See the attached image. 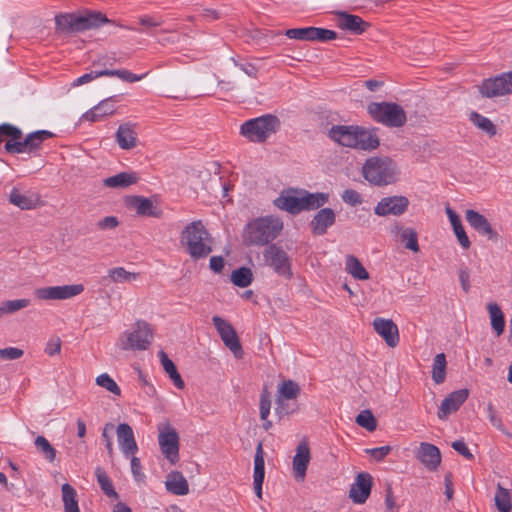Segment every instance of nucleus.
Returning <instances> with one entry per match:
<instances>
[{"label":"nucleus","instance_id":"nucleus-1","mask_svg":"<svg viewBox=\"0 0 512 512\" xmlns=\"http://www.w3.org/2000/svg\"><path fill=\"white\" fill-rule=\"evenodd\" d=\"M109 22L106 15L99 11L83 10L57 14L55 29L61 34H76L99 28Z\"/></svg>","mask_w":512,"mask_h":512},{"label":"nucleus","instance_id":"nucleus-2","mask_svg":"<svg viewBox=\"0 0 512 512\" xmlns=\"http://www.w3.org/2000/svg\"><path fill=\"white\" fill-rule=\"evenodd\" d=\"M180 243L193 261L205 259L213 251L214 239L201 220H195L184 227Z\"/></svg>","mask_w":512,"mask_h":512},{"label":"nucleus","instance_id":"nucleus-3","mask_svg":"<svg viewBox=\"0 0 512 512\" xmlns=\"http://www.w3.org/2000/svg\"><path fill=\"white\" fill-rule=\"evenodd\" d=\"M283 229L279 217L267 215L248 222L243 230V241L249 246H264L275 240Z\"/></svg>","mask_w":512,"mask_h":512},{"label":"nucleus","instance_id":"nucleus-4","mask_svg":"<svg viewBox=\"0 0 512 512\" xmlns=\"http://www.w3.org/2000/svg\"><path fill=\"white\" fill-rule=\"evenodd\" d=\"M362 174L369 183L381 187L396 183L400 169L388 156H372L365 161Z\"/></svg>","mask_w":512,"mask_h":512},{"label":"nucleus","instance_id":"nucleus-5","mask_svg":"<svg viewBox=\"0 0 512 512\" xmlns=\"http://www.w3.org/2000/svg\"><path fill=\"white\" fill-rule=\"evenodd\" d=\"M367 112L375 122L389 128H401L407 122L405 110L395 102H371Z\"/></svg>","mask_w":512,"mask_h":512},{"label":"nucleus","instance_id":"nucleus-6","mask_svg":"<svg viewBox=\"0 0 512 512\" xmlns=\"http://www.w3.org/2000/svg\"><path fill=\"white\" fill-rule=\"evenodd\" d=\"M280 127L279 119L271 114H266L250 119L241 125L240 133L251 142H264Z\"/></svg>","mask_w":512,"mask_h":512},{"label":"nucleus","instance_id":"nucleus-7","mask_svg":"<svg viewBox=\"0 0 512 512\" xmlns=\"http://www.w3.org/2000/svg\"><path fill=\"white\" fill-rule=\"evenodd\" d=\"M153 339L151 325L144 320H137L131 330L125 331L118 340L119 348L124 351L147 350Z\"/></svg>","mask_w":512,"mask_h":512},{"label":"nucleus","instance_id":"nucleus-8","mask_svg":"<svg viewBox=\"0 0 512 512\" xmlns=\"http://www.w3.org/2000/svg\"><path fill=\"white\" fill-rule=\"evenodd\" d=\"M482 98H498L512 94V71L486 78L476 86Z\"/></svg>","mask_w":512,"mask_h":512},{"label":"nucleus","instance_id":"nucleus-9","mask_svg":"<svg viewBox=\"0 0 512 512\" xmlns=\"http://www.w3.org/2000/svg\"><path fill=\"white\" fill-rule=\"evenodd\" d=\"M158 444L162 454L172 464L179 461V435L168 422L158 425Z\"/></svg>","mask_w":512,"mask_h":512},{"label":"nucleus","instance_id":"nucleus-10","mask_svg":"<svg viewBox=\"0 0 512 512\" xmlns=\"http://www.w3.org/2000/svg\"><path fill=\"white\" fill-rule=\"evenodd\" d=\"M263 260L266 266L270 267L276 274L290 279L293 275L291 262L288 254L282 247L270 244L263 251Z\"/></svg>","mask_w":512,"mask_h":512},{"label":"nucleus","instance_id":"nucleus-11","mask_svg":"<svg viewBox=\"0 0 512 512\" xmlns=\"http://www.w3.org/2000/svg\"><path fill=\"white\" fill-rule=\"evenodd\" d=\"M53 137V133L48 130H37L26 135L19 142L9 143L6 146V152L10 154H21L35 152L41 148L43 142Z\"/></svg>","mask_w":512,"mask_h":512},{"label":"nucleus","instance_id":"nucleus-12","mask_svg":"<svg viewBox=\"0 0 512 512\" xmlns=\"http://www.w3.org/2000/svg\"><path fill=\"white\" fill-rule=\"evenodd\" d=\"M212 322L225 346L229 348L236 358H242L243 349L233 326L220 316H214Z\"/></svg>","mask_w":512,"mask_h":512},{"label":"nucleus","instance_id":"nucleus-13","mask_svg":"<svg viewBox=\"0 0 512 512\" xmlns=\"http://www.w3.org/2000/svg\"><path fill=\"white\" fill-rule=\"evenodd\" d=\"M84 291L82 284L42 287L35 290V297L40 300H65Z\"/></svg>","mask_w":512,"mask_h":512},{"label":"nucleus","instance_id":"nucleus-14","mask_svg":"<svg viewBox=\"0 0 512 512\" xmlns=\"http://www.w3.org/2000/svg\"><path fill=\"white\" fill-rule=\"evenodd\" d=\"M285 35L290 39L319 42H327L337 38L335 31L318 27L292 28L286 30Z\"/></svg>","mask_w":512,"mask_h":512},{"label":"nucleus","instance_id":"nucleus-15","mask_svg":"<svg viewBox=\"0 0 512 512\" xmlns=\"http://www.w3.org/2000/svg\"><path fill=\"white\" fill-rule=\"evenodd\" d=\"M379 128L354 126V149L374 151L380 146Z\"/></svg>","mask_w":512,"mask_h":512},{"label":"nucleus","instance_id":"nucleus-16","mask_svg":"<svg viewBox=\"0 0 512 512\" xmlns=\"http://www.w3.org/2000/svg\"><path fill=\"white\" fill-rule=\"evenodd\" d=\"M409 206V200L405 196H390L382 198L374 209L378 216L402 215Z\"/></svg>","mask_w":512,"mask_h":512},{"label":"nucleus","instance_id":"nucleus-17","mask_svg":"<svg viewBox=\"0 0 512 512\" xmlns=\"http://www.w3.org/2000/svg\"><path fill=\"white\" fill-rule=\"evenodd\" d=\"M465 218L468 224L481 236L487 237V239L494 242L498 241L499 235L492 228L487 218L480 214L478 211L473 209H467L465 212Z\"/></svg>","mask_w":512,"mask_h":512},{"label":"nucleus","instance_id":"nucleus-18","mask_svg":"<svg viewBox=\"0 0 512 512\" xmlns=\"http://www.w3.org/2000/svg\"><path fill=\"white\" fill-rule=\"evenodd\" d=\"M116 436L119 448L125 457H130L138 451L134 432L127 423H120L116 428Z\"/></svg>","mask_w":512,"mask_h":512},{"label":"nucleus","instance_id":"nucleus-19","mask_svg":"<svg viewBox=\"0 0 512 512\" xmlns=\"http://www.w3.org/2000/svg\"><path fill=\"white\" fill-rule=\"evenodd\" d=\"M373 328L380 335L387 346L396 347L399 343V330L391 319L377 317L373 321Z\"/></svg>","mask_w":512,"mask_h":512},{"label":"nucleus","instance_id":"nucleus-20","mask_svg":"<svg viewBox=\"0 0 512 512\" xmlns=\"http://www.w3.org/2000/svg\"><path fill=\"white\" fill-rule=\"evenodd\" d=\"M9 202L21 210H32L39 205L40 197L30 190L13 187L9 193Z\"/></svg>","mask_w":512,"mask_h":512},{"label":"nucleus","instance_id":"nucleus-21","mask_svg":"<svg viewBox=\"0 0 512 512\" xmlns=\"http://www.w3.org/2000/svg\"><path fill=\"white\" fill-rule=\"evenodd\" d=\"M469 396L468 389H460L450 393L441 403L437 416L441 420L447 419V417L456 412L460 406L467 400Z\"/></svg>","mask_w":512,"mask_h":512},{"label":"nucleus","instance_id":"nucleus-22","mask_svg":"<svg viewBox=\"0 0 512 512\" xmlns=\"http://www.w3.org/2000/svg\"><path fill=\"white\" fill-rule=\"evenodd\" d=\"M311 459L308 443L303 440L296 448V454L293 457L292 465L296 481L302 482L305 479L307 467Z\"/></svg>","mask_w":512,"mask_h":512},{"label":"nucleus","instance_id":"nucleus-23","mask_svg":"<svg viewBox=\"0 0 512 512\" xmlns=\"http://www.w3.org/2000/svg\"><path fill=\"white\" fill-rule=\"evenodd\" d=\"M118 101V96L108 97L100 101L97 105L86 111L81 119L89 122L100 121L103 118L113 115L116 111L114 103Z\"/></svg>","mask_w":512,"mask_h":512},{"label":"nucleus","instance_id":"nucleus-24","mask_svg":"<svg viewBox=\"0 0 512 512\" xmlns=\"http://www.w3.org/2000/svg\"><path fill=\"white\" fill-rule=\"evenodd\" d=\"M301 196V190H288L274 200V205L291 214H298L302 212Z\"/></svg>","mask_w":512,"mask_h":512},{"label":"nucleus","instance_id":"nucleus-25","mask_svg":"<svg viewBox=\"0 0 512 512\" xmlns=\"http://www.w3.org/2000/svg\"><path fill=\"white\" fill-rule=\"evenodd\" d=\"M417 459L430 471H435L441 464L440 450L433 444L420 443Z\"/></svg>","mask_w":512,"mask_h":512},{"label":"nucleus","instance_id":"nucleus-26","mask_svg":"<svg viewBox=\"0 0 512 512\" xmlns=\"http://www.w3.org/2000/svg\"><path fill=\"white\" fill-rule=\"evenodd\" d=\"M373 477L368 472H360L354 482V503L364 504L371 494Z\"/></svg>","mask_w":512,"mask_h":512},{"label":"nucleus","instance_id":"nucleus-27","mask_svg":"<svg viewBox=\"0 0 512 512\" xmlns=\"http://www.w3.org/2000/svg\"><path fill=\"white\" fill-rule=\"evenodd\" d=\"M265 476V460L262 442L256 446L254 456V489L258 498L262 497V484Z\"/></svg>","mask_w":512,"mask_h":512},{"label":"nucleus","instance_id":"nucleus-28","mask_svg":"<svg viewBox=\"0 0 512 512\" xmlns=\"http://www.w3.org/2000/svg\"><path fill=\"white\" fill-rule=\"evenodd\" d=\"M335 222V213L330 208H322L311 221V230L314 235H323Z\"/></svg>","mask_w":512,"mask_h":512},{"label":"nucleus","instance_id":"nucleus-29","mask_svg":"<svg viewBox=\"0 0 512 512\" xmlns=\"http://www.w3.org/2000/svg\"><path fill=\"white\" fill-rule=\"evenodd\" d=\"M115 137L119 147L123 150H131L137 145L135 125L131 123L120 124Z\"/></svg>","mask_w":512,"mask_h":512},{"label":"nucleus","instance_id":"nucleus-30","mask_svg":"<svg viewBox=\"0 0 512 512\" xmlns=\"http://www.w3.org/2000/svg\"><path fill=\"white\" fill-rule=\"evenodd\" d=\"M126 204L129 208L135 210L140 216H152L159 217V212L153 205V202L142 196H130L126 200Z\"/></svg>","mask_w":512,"mask_h":512},{"label":"nucleus","instance_id":"nucleus-31","mask_svg":"<svg viewBox=\"0 0 512 512\" xmlns=\"http://www.w3.org/2000/svg\"><path fill=\"white\" fill-rule=\"evenodd\" d=\"M165 486L167 491L177 496H184L189 493L188 482L179 471H172L167 475Z\"/></svg>","mask_w":512,"mask_h":512},{"label":"nucleus","instance_id":"nucleus-32","mask_svg":"<svg viewBox=\"0 0 512 512\" xmlns=\"http://www.w3.org/2000/svg\"><path fill=\"white\" fill-rule=\"evenodd\" d=\"M327 135L333 142L341 146L352 147V126L332 125Z\"/></svg>","mask_w":512,"mask_h":512},{"label":"nucleus","instance_id":"nucleus-33","mask_svg":"<svg viewBox=\"0 0 512 512\" xmlns=\"http://www.w3.org/2000/svg\"><path fill=\"white\" fill-rule=\"evenodd\" d=\"M138 180L136 173L121 172L114 176L105 178L103 185L108 188L119 189L126 188L135 184Z\"/></svg>","mask_w":512,"mask_h":512},{"label":"nucleus","instance_id":"nucleus-34","mask_svg":"<svg viewBox=\"0 0 512 512\" xmlns=\"http://www.w3.org/2000/svg\"><path fill=\"white\" fill-rule=\"evenodd\" d=\"M395 231L398 233L400 241L404 243V247L415 253L419 252L418 234L415 229L404 227L402 225H395Z\"/></svg>","mask_w":512,"mask_h":512},{"label":"nucleus","instance_id":"nucleus-35","mask_svg":"<svg viewBox=\"0 0 512 512\" xmlns=\"http://www.w3.org/2000/svg\"><path fill=\"white\" fill-rule=\"evenodd\" d=\"M301 192L302 211L318 209L326 204L329 200V195L327 193H309L305 190H301Z\"/></svg>","mask_w":512,"mask_h":512},{"label":"nucleus","instance_id":"nucleus-36","mask_svg":"<svg viewBox=\"0 0 512 512\" xmlns=\"http://www.w3.org/2000/svg\"><path fill=\"white\" fill-rule=\"evenodd\" d=\"M301 393L299 384L293 380H283L278 384L276 398L284 400H296Z\"/></svg>","mask_w":512,"mask_h":512},{"label":"nucleus","instance_id":"nucleus-37","mask_svg":"<svg viewBox=\"0 0 512 512\" xmlns=\"http://www.w3.org/2000/svg\"><path fill=\"white\" fill-rule=\"evenodd\" d=\"M62 500L65 512H80L76 490L68 483L62 485Z\"/></svg>","mask_w":512,"mask_h":512},{"label":"nucleus","instance_id":"nucleus-38","mask_svg":"<svg viewBox=\"0 0 512 512\" xmlns=\"http://www.w3.org/2000/svg\"><path fill=\"white\" fill-rule=\"evenodd\" d=\"M487 310L490 315L492 328L495 330L498 336L501 335L505 328L504 314L501 311V308L497 303H489L487 305Z\"/></svg>","mask_w":512,"mask_h":512},{"label":"nucleus","instance_id":"nucleus-39","mask_svg":"<svg viewBox=\"0 0 512 512\" xmlns=\"http://www.w3.org/2000/svg\"><path fill=\"white\" fill-rule=\"evenodd\" d=\"M469 119L478 129L485 132L489 137H493L496 135V126L489 118L479 114L478 112L473 111L470 113Z\"/></svg>","mask_w":512,"mask_h":512},{"label":"nucleus","instance_id":"nucleus-40","mask_svg":"<svg viewBox=\"0 0 512 512\" xmlns=\"http://www.w3.org/2000/svg\"><path fill=\"white\" fill-rule=\"evenodd\" d=\"M495 506L499 512H510L512 509L511 494L508 489L502 487L499 483L497 485L495 497Z\"/></svg>","mask_w":512,"mask_h":512},{"label":"nucleus","instance_id":"nucleus-41","mask_svg":"<svg viewBox=\"0 0 512 512\" xmlns=\"http://www.w3.org/2000/svg\"><path fill=\"white\" fill-rule=\"evenodd\" d=\"M446 356L444 353H439L435 356L432 365V379L436 384H441L446 379Z\"/></svg>","mask_w":512,"mask_h":512},{"label":"nucleus","instance_id":"nucleus-42","mask_svg":"<svg viewBox=\"0 0 512 512\" xmlns=\"http://www.w3.org/2000/svg\"><path fill=\"white\" fill-rule=\"evenodd\" d=\"M22 131L9 123H3L0 125V143L7 139L5 147L10 143L19 142L22 139Z\"/></svg>","mask_w":512,"mask_h":512},{"label":"nucleus","instance_id":"nucleus-43","mask_svg":"<svg viewBox=\"0 0 512 512\" xmlns=\"http://www.w3.org/2000/svg\"><path fill=\"white\" fill-rule=\"evenodd\" d=\"M231 282L238 287L245 288L253 280V274L250 268L240 267L231 273Z\"/></svg>","mask_w":512,"mask_h":512},{"label":"nucleus","instance_id":"nucleus-44","mask_svg":"<svg viewBox=\"0 0 512 512\" xmlns=\"http://www.w3.org/2000/svg\"><path fill=\"white\" fill-rule=\"evenodd\" d=\"M108 277L114 283H131L138 278V274L126 271L123 267H116L108 271Z\"/></svg>","mask_w":512,"mask_h":512},{"label":"nucleus","instance_id":"nucleus-45","mask_svg":"<svg viewBox=\"0 0 512 512\" xmlns=\"http://www.w3.org/2000/svg\"><path fill=\"white\" fill-rule=\"evenodd\" d=\"M95 475L97 477V481L102 489V491L108 496V497H114L117 498L118 494L115 491L110 478L106 474V472L101 468L97 467L95 469Z\"/></svg>","mask_w":512,"mask_h":512},{"label":"nucleus","instance_id":"nucleus-46","mask_svg":"<svg viewBox=\"0 0 512 512\" xmlns=\"http://www.w3.org/2000/svg\"><path fill=\"white\" fill-rule=\"evenodd\" d=\"M354 421L368 432H373L377 428V420L369 409L361 411Z\"/></svg>","mask_w":512,"mask_h":512},{"label":"nucleus","instance_id":"nucleus-47","mask_svg":"<svg viewBox=\"0 0 512 512\" xmlns=\"http://www.w3.org/2000/svg\"><path fill=\"white\" fill-rule=\"evenodd\" d=\"M34 443L47 461L53 462L55 460L56 450L44 436H37Z\"/></svg>","mask_w":512,"mask_h":512},{"label":"nucleus","instance_id":"nucleus-48","mask_svg":"<svg viewBox=\"0 0 512 512\" xmlns=\"http://www.w3.org/2000/svg\"><path fill=\"white\" fill-rule=\"evenodd\" d=\"M96 384L116 396L121 395V389L109 374L103 373L96 377Z\"/></svg>","mask_w":512,"mask_h":512},{"label":"nucleus","instance_id":"nucleus-49","mask_svg":"<svg viewBox=\"0 0 512 512\" xmlns=\"http://www.w3.org/2000/svg\"><path fill=\"white\" fill-rule=\"evenodd\" d=\"M30 301L28 299H16V300H8L3 302L0 307V316L2 317L4 314H11L23 308H26L29 305Z\"/></svg>","mask_w":512,"mask_h":512},{"label":"nucleus","instance_id":"nucleus-50","mask_svg":"<svg viewBox=\"0 0 512 512\" xmlns=\"http://www.w3.org/2000/svg\"><path fill=\"white\" fill-rule=\"evenodd\" d=\"M275 404V414L279 419H282L283 417L293 414L297 411V407L293 403H290V400L275 398Z\"/></svg>","mask_w":512,"mask_h":512},{"label":"nucleus","instance_id":"nucleus-51","mask_svg":"<svg viewBox=\"0 0 512 512\" xmlns=\"http://www.w3.org/2000/svg\"><path fill=\"white\" fill-rule=\"evenodd\" d=\"M114 430V425L112 423H106L102 429V439L105 442V446L107 448L108 455L110 457L114 454L113 442L111 433Z\"/></svg>","mask_w":512,"mask_h":512},{"label":"nucleus","instance_id":"nucleus-52","mask_svg":"<svg viewBox=\"0 0 512 512\" xmlns=\"http://www.w3.org/2000/svg\"><path fill=\"white\" fill-rule=\"evenodd\" d=\"M487 413H488V418H489V421L490 423L496 428L498 429L499 431L507 434V435H510L503 423H502V420L500 417L497 416V411L495 410L494 406L491 404V403H488L487 405Z\"/></svg>","mask_w":512,"mask_h":512},{"label":"nucleus","instance_id":"nucleus-53","mask_svg":"<svg viewBox=\"0 0 512 512\" xmlns=\"http://www.w3.org/2000/svg\"><path fill=\"white\" fill-rule=\"evenodd\" d=\"M391 450V446L386 445L377 448H366L364 449V452L369 454L376 461H381L391 452Z\"/></svg>","mask_w":512,"mask_h":512},{"label":"nucleus","instance_id":"nucleus-54","mask_svg":"<svg viewBox=\"0 0 512 512\" xmlns=\"http://www.w3.org/2000/svg\"><path fill=\"white\" fill-rule=\"evenodd\" d=\"M24 351L16 347H7L0 349V359L16 360L23 356Z\"/></svg>","mask_w":512,"mask_h":512},{"label":"nucleus","instance_id":"nucleus-55","mask_svg":"<svg viewBox=\"0 0 512 512\" xmlns=\"http://www.w3.org/2000/svg\"><path fill=\"white\" fill-rule=\"evenodd\" d=\"M97 228L99 230H113L119 225V221L115 216H106L97 222Z\"/></svg>","mask_w":512,"mask_h":512},{"label":"nucleus","instance_id":"nucleus-56","mask_svg":"<svg viewBox=\"0 0 512 512\" xmlns=\"http://www.w3.org/2000/svg\"><path fill=\"white\" fill-rule=\"evenodd\" d=\"M453 231H454L460 245L462 246V248L468 249L471 246V242L464 230L463 225L462 224L455 225V227H453Z\"/></svg>","mask_w":512,"mask_h":512},{"label":"nucleus","instance_id":"nucleus-57","mask_svg":"<svg viewBox=\"0 0 512 512\" xmlns=\"http://www.w3.org/2000/svg\"><path fill=\"white\" fill-rule=\"evenodd\" d=\"M60 351H61V339L59 337H53V338L49 339L46 344V347H45V352L49 356H54V355L59 354Z\"/></svg>","mask_w":512,"mask_h":512},{"label":"nucleus","instance_id":"nucleus-58","mask_svg":"<svg viewBox=\"0 0 512 512\" xmlns=\"http://www.w3.org/2000/svg\"><path fill=\"white\" fill-rule=\"evenodd\" d=\"M452 448L457 451L460 455L468 460H472L474 458L473 454L468 449L466 443L463 440H456L452 443Z\"/></svg>","mask_w":512,"mask_h":512},{"label":"nucleus","instance_id":"nucleus-59","mask_svg":"<svg viewBox=\"0 0 512 512\" xmlns=\"http://www.w3.org/2000/svg\"><path fill=\"white\" fill-rule=\"evenodd\" d=\"M131 472L136 481L142 480L145 476L141 471V462L138 457L134 455L130 456Z\"/></svg>","mask_w":512,"mask_h":512},{"label":"nucleus","instance_id":"nucleus-60","mask_svg":"<svg viewBox=\"0 0 512 512\" xmlns=\"http://www.w3.org/2000/svg\"><path fill=\"white\" fill-rule=\"evenodd\" d=\"M370 277L368 271L362 265V263L354 257V279L368 280Z\"/></svg>","mask_w":512,"mask_h":512},{"label":"nucleus","instance_id":"nucleus-61","mask_svg":"<svg viewBox=\"0 0 512 512\" xmlns=\"http://www.w3.org/2000/svg\"><path fill=\"white\" fill-rule=\"evenodd\" d=\"M161 364L163 366L164 371L170 375L173 374L177 368L173 361L167 356V354L164 351L159 352Z\"/></svg>","mask_w":512,"mask_h":512},{"label":"nucleus","instance_id":"nucleus-62","mask_svg":"<svg viewBox=\"0 0 512 512\" xmlns=\"http://www.w3.org/2000/svg\"><path fill=\"white\" fill-rule=\"evenodd\" d=\"M339 19L337 25L341 29L352 30V14L346 12H337Z\"/></svg>","mask_w":512,"mask_h":512},{"label":"nucleus","instance_id":"nucleus-63","mask_svg":"<svg viewBox=\"0 0 512 512\" xmlns=\"http://www.w3.org/2000/svg\"><path fill=\"white\" fill-rule=\"evenodd\" d=\"M100 77L99 71H91L74 80L73 86H80Z\"/></svg>","mask_w":512,"mask_h":512},{"label":"nucleus","instance_id":"nucleus-64","mask_svg":"<svg viewBox=\"0 0 512 512\" xmlns=\"http://www.w3.org/2000/svg\"><path fill=\"white\" fill-rule=\"evenodd\" d=\"M224 258L222 256H212L209 261L210 269L215 273H221L224 268Z\"/></svg>","mask_w":512,"mask_h":512}]
</instances>
